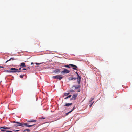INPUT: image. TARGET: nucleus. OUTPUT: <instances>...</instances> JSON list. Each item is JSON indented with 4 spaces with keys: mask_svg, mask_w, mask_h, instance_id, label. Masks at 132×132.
<instances>
[{
    "mask_svg": "<svg viewBox=\"0 0 132 132\" xmlns=\"http://www.w3.org/2000/svg\"><path fill=\"white\" fill-rule=\"evenodd\" d=\"M22 72V71L21 70H20L19 71L18 70V72Z\"/></svg>",
    "mask_w": 132,
    "mask_h": 132,
    "instance_id": "nucleus-34",
    "label": "nucleus"
},
{
    "mask_svg": "<svg viewBox=\"0 0 132 132\" xmlns=\"http://www.w3.org/2000/svg\"><path fill=\"white\" fill-rule=\"evenodd\" d=\"M69 92H75L74 90L72 89L70 90Z\"/></svg>",
    "mask_w": 132,
    "mask_h": 132,
    "instance_id": "nucleus-21",
    "label": "nucleus"
},
{
    "mask_svg": "<svg viewBox=\"0 0 132 132\" xmlns=\"http://www.w3.org/2000/svg\"><path fill=\"white\" fill-rule=\"evenodd\" d=\"M77 74V82L78 84H79L80 82L81 77L79 76L77 72H75Z\"/></svg>",
    "mask_w": 132,
    "mask_h": 132,
    "instance_id": "nucleus-2",
    "label": "nucleus"
},
{
    "mask_svg": "<svg viewBox=\"0 0 132 132\" xmlns=\"http://www.w3.org/2000/svg\"><path fill=\"white\" fill-rule=\"evenodd\" d=\"M81 86L80 85H73L72 88L75 87V89H80Z\"/></svg>",
    "mask_w": 132,
    "mask_h": 132,
    "instance_id": "nucleus-5",
    "label": "nucleus"
},
{
    "mask_svg": "<svg viewBox=\"0 0 132 132\" xmlns=\"http://www.w3.org/2000/svg\"><path fill=\"white\" fill-rule=\"evenodd\" d=\"M53 78L54 79H59V80H60L61 79H62L63 78L61 77V76L59 75H57L55 76H54L53 77Z\"/></svg>",
    "mask_w": 132,
    "mask_h": 132,
    "instance_id": "nucleus-3",
    "label": "nucleus"
},
{
    "mask_svg": "<svg viewBox=\"0 0 132 132\" xmlns=\"http://www.w3.org/2000/svg\"><path fill=\"white\" fill-rule=\"evenodd\" d=\"M71 96H72L71 95H69V96L67 97H66V98H65V99H68V98H70L71 97Z\"/></svg>",
    "mask_w": 132,
    "mask_h": 132,
    "instance_id": "nucleus-16",
    "label": "nucleus"
},
{
    "mask_svg": "<svg viewBox=\"0 0 132 132\" xmlns=\"http://www.w3.org/2000/svg\"><path fill=\"white\" fill-rule=\"evenodd\" d=\"M45 119V118L44 117H42V118H40L39 119Z\"/></svg>",
    "mask_w": 132,
    "mask_h": 132,
    "instance_id": "nucleus-26",
    "label": "nucleus"
},
{
    "mask_svg": "<svg viewBox=\"0 0 132 132\" xmlns=\"http://www.w3.org/2000/svg\"><path fill=\"white\" fill-rule=\"evenodd\" d=\"M76 79H77V78H73V79L76 80Z\"/></svg>",
    "mask_w": 132,
    "mask_h": 132,
    "instance_id": "nucleus-29",
    "label": "nucleus"
},
{
    "mask_svg": "<svg viewBox=\"0 0 132 132\" xmlns=\"http://www.w3.org/2000/svg\"><path fill=\"white\" fill-rule=\"evenodd\" d=\"M23 70H27V69L23 68Z\"/></svg>",
    "mask_w": 132,
    "mask_h": 132,
    "instance_id": "nucleus-32",
    "label": "nucleus"
},
{
    "mask_svg": "<svg viewBox=\"0 0 132 132\" xmlns=\"http://www.w3.org/2000/svg\"><path fill=\"white\" fill-rule=\"evenodd\" d=\"M18 126H19L18 125H18H16V124H14V125L13 126V127H17Z\"/></svg>",
    "mask_w": 132,
    "mask_h": 132,
    "instance_id": "nucleus-23",
    "label": "nucleus"
},
{
    "mask_svg": "<svg viewBox=\"0 0 132 132\" xmlns=\"http://www.w3.org/2000/svg\"><path fill=\"white\" fill-rule=\"evenodd\" d=\"M69 65H70L71 67H73V69L77 70L76 68H77V67L76 66L71 64H70Z\"/></svg>",
    "mask_w": 132,
    "mask_h": 132,
    "instance_id": "nucleus-9",
    "label": "nucleus"
},
{
    "mask_svg": "<svg viewBox=\"0 0 132 132\" xmlns=\"http://www.w3.org/2000/svg\"><path fill=\"white\" fill-rule=\"evenodd\" d=\"M20 130H14L13 131L14 132H18Z\"/></svg>",
    "mask_w": 132,
    "mask_h": 132,
    "instance_id": "nucleus-27",
    "label": "nucleus"
},
{
    "mask_svg": "<svg viewBox=\"0 0 132 132\" xmlns=\"http://www.w3.org/2000/svg\"><path fill=\"white\" fill-rule=\"evenodd\" d=\"M30 130L29 129H25V130H24V131H23V132H25L26 131H29Z\"/></svg>",
    "mask_w": 132,
    "mask_h": 132,
    "instance_id": "nucleus-25",
    "label": "nucleus"
},
{
    "mask_svg": "<svg viewBox=\"0 0 132 132\" xmlns=\"http://www.w3.org/2000/svg\"><path fill=\"white\" fill-rule=\"evenodd\" d=\"M34 125V124L32 125H29L28 123H25V126L30 127L33 126Z\"/></svg>",
    "mask_w": 132,
    "mask_h": 132,
    "instance_id": "nucleus-10",
    "label": "nucleus"
},
{
    "mask_svg": "<svg viewBox=\"0 0 132 132\" xmlns=\"http://www.w3.org/2000/svg\"><path fill=\"white\" fill-rule=\"evenodd\" d=\"M33 64V63L32 62V63H31V64H32H32Z\"/></svg>",
    "mask_w": 132,
    "mask_h": 132,
    "instance_id": "nucleus-40",
    "label": "nucleus"
},
{
    "mask_svg": "<svg viewBox=\"0 0 132 132\" xmlns=\"http://www.w3.org/2000/svg\"><path fill=\"white\" fill-rule=\"evenodd\" d=\"M5 71L7 72H9V73H11V70H6V71Z\"/></svg>",
    "mask_w": 132,
    "mask_h": 132,
    "instance_id": "nucleus-19",
    "label": "nucleus"
},
{
    "mask_svg": "<svg viewBox=\"0 0 132 132\" xmlns=\"http://www.w3.org/2000/svg\"><path fill=\"white\" fill-rule=\"evenodd\" d=\"M24 75H20V77L21 78H23V76H24Z\"/></svg>",
    "mask_w": 132,
    "mask_h": 132,
    "instance_id": "nucleus-20",
    "label": "nucleus"
},
{
    "mask_svg": "<svg viewBox=\"0 0 132 132\" xmlns=\"http://www.w3.org/2000/svg\"><path fill=\"white\" fill-rule=\"evenodd\" d=\"M54 71L55 73H57L58 72H60V70H55Z\"/></svg>",
    "mask_w": 132,
    "mask_h": 132,
    "instance_id": "nucleus-22",
    "label": "nucleus"
},
{
    "mask_svg": "<svg viewBox=\"0 0 132 132\" xmlns=\"http://www.w3.org/2000/svg\"><path fill=\"white\" fill-rule=\"evenodd\" d=\"M75 109V107L74 106L73 107L71 111H69V112L66 113V115H68L69 114V113L72 112Z\"/></svg>",
    "mask_w": 132,
    "mask_h": 132,
    "instance_id": "nucleus-12",
    "label": "nucleus"
},
{
    "mask_svg": "<svg viewBox=\"0 0 132 132\" xmlns=\"http://www.w3.org/2000/svg\"><path fill=\"white\" fill-rule=\"evenodd\" d=\"M29 67H27V68H26V69H29Z\"/></svg>",
    "mask_w": 132,
    "mask_h": 132,
    "instance_id": "nucleus-39",
    "label": "nucleus"
},
{
    "mask_svg": "<svg viewBox=\"0 0 132 132\" xmlns=\"http://www.w3.org/2000/svg\"><path fill=\"white\" fill-rule=\"evenodd\" d=\"M21 67H26V65H25V64L24 63L22 62L21 63L20 65Z\"/></svg>",
    "mask_w": 132,
    "mask_h": 132,
    "instance_id": "nucleus-11",
    "label": "nucleus"
},
{
    "mask_svg": "<svg viewBox=\"0 0 132 132\" xmlns=\"http://www.w3.org/2000/svg\"><path fill=\"white\" fill-rule=\"evenodd\" d=\"M11 128V127H6L5 126L4 127H0V129H1V131L2 132H5L6 131V129H10Z\"/></svg>",
    "mask_w": 132,
    "mask_h": 132,
    "instance_id": "nucleus-1",
    "label": "nucleus"
},
{
    "mask_svg": "<svg viewBox=\"0 0 132 132\" xmlns=\"http://www.w3.org/2000/svg\"><path fill=\"white\" fill-rule=\"evenodd\" d=\"M40 64V63H36V65H39V64Z\"/></svg>",
    "mask_w": 132,
    "mask_h": 132,
    "instance_id": "nucleus-35",
    "label": "nucleus"
},
{
    "mask_svg": "<svg viewBox=\"0 0 132 132\" xmlns=\"http://www.w3.org/2000/svg\"><path fill=\"white\" fill-rule=\"evenodd\" d=\"M21 69V68H19V70L20 71V70Z\"/></svg>",
    "mask_w": 132,
    "mask_h": 132,
    "instance_id": "nucleus-37",
    "label": "nucleus"
},
{
    "mask_svg": "<svg viewBox=\"0 0 132 132\" xmlns=\"http://www.w3.org/2000/svg\"><path fill=\"white\" fill-rule=\"evenodd\" d=\"M68 79L70 81L72 80H73V77H69L68 78Z\"/></svg>",
    "mask_w": 132,
    "mask_h": 132,
    "instance_id": "nucleus-18",
    "label": "nucleus"
},
{
    "mask_svg": "<svg viewBox=\"0 0 132 132\" xmlns=\"http://www.w3.org/2000/svg\"><path fill=\"white\" fill-rule=\"evenodd\" d=\"M79 89L78 90V91H77L78 92H80V89Z\"/></svg>",
    "mask_w": 132,
    "mask_h": 132,
    "instance_id": "nucleus-31",
    "label": "nucleus"
},
{
    "mask_svg": "<svg viewBox=\"0 0 132 132\" xmlns=\"http://www.w3.org/2000/svg\"><path fill=\"white\" fill-rule=\"evenodd\" d=\"M94 98H91V101H92V100H93L94 99Z\"/></svg>",
    "mask_w": 132,
    "mask_h": 132,
    "instance_id": "nucleus-30",
    "label": "nucleus"
},
{
    "mask_svg": "<svg viewBox=\"0 0 132 132\" xmlns=\"http://www.w3.org/2000/svg\"><path fill=\"white\" fill-rule=\"evenodd\" d=\"M94 102H93V103L92 104H90V107H91L92 106V104H93V103Z\"/></svg>",
    "mask_w": 132,
    "mask_h": 132,
    "instance_id": "nucleus-33",
    "label": "nucleus"
},
{
    "mask_svg": "<svg viewBox=\"0 0 132 132\" xmlns=\"http://www.w3.org/2000/svg\"><path fill=\"white\" fill-rule=\"evenodd\" d=\"M77 96V94H74L72 96V97L71 98V100H75Z\"/></svg>",
    "mask_w": 132,
    "mask_h": 132,
    "instance_id": "nucleus-7",
    "label": "nucleus"
},
{
    "mask_svg": "<svg viewBox=\"0 0 132 132\" xmlns=\"http://www.w3.org/2000/svg\"><path fill=\"white\" fill-rule=\"evenodd\" d=\"M64 67H66L70 68V67H69V65H65L64 66Z\"/></svg>",
    "mask_w": 132,
    "mask_h": 132,
    "instance_id": "nucleus-24",
    "label": "nucleus"
},
{
    "mask_svg": "<svg viewBox=\"0 0 132 132\" xmlns=\"http://www.w3.org/2000/svg\"><path fill=\"white\" fill-rule=\"evenodd\" d=\"M4 67L3 66H0V68H3Z\"/></svg>",
    "mask_w": 132,
    "mask_h": 132,
    "instance_id": "nucleus-36",
    "label": "nucleus"
},
{
    "mask_svg": "<svg viewBox=\"0 0 132 132\" xmlns=\"http://www.w3.org/2000/svg\"><path fill=\"white\" fill-rule=\"evenodd\" d=\"M69 94V93H65L64 94V96H68V95Z\"/></svg>",
    "mask_w": 132,
    "mask_h": 132,
    "instance_id": "nucleus-17",
    "label": "nucleus"
},
{
    "mask_svg": "<svg viewBox=\"0 0 132 132\" xmlns=\"http://www.w3.org/2000/svg\"><path fill=\"white\" fill-rule=\"evenodd\" d=\"M36 121L35 120H28L27 121V122H36Z\"/></svg>",
    "mask_w": 132,
    "mask_h": 132,
    "instance_id": "nucleus-15",
    "label": "nucleus"
},
{
    "mask_svg": "<svg viewBox=\"0 0 132 132\" xmlns=\"http://www.w3.org/2000/svg\"><path fill=\"white\" fill-rule=\"evenodd\" d=\"M15 122V121H13V122L14 123H16V122Z\"/></svg>",
    "mask_w": 132,
    "mask_h": 132,
    "instance_id": "nucleus-38",
    "label": "nucleus"
},
{
    "mask_svg": "<svg viewBox=\"0 0 132 132\" xmlns=\"http://www.w3.org/2000/svg\"><path fill=\"white\" fill-rule=\"evenodd\" d=\"M16 60V59L14 58H11L10 59H9L5 63H6L7 62H8L9 61L11 60Z\"/></svg>",
    "mask_w": 132,
    "mask_h": 132,
    "instance_id": "nucleus-14",
    "label": "nucleus"
},
{
    "mask_svg": "<svg viewBox=\"0 0 132 132\" xmlns=\"http://www.w3.org/2000/svg\"><path fill=\"white\" fill-rule=\"evenodd\" d=\"M72 103H65V104L64 106L68 107V106H70V105H72Z\"/></svg>",
    "mask_w": 132,
    "mask_h": 132,
    "instance_id": "nucleus-13",
    "label": "nucleus"
},
{
    "mask_svg": "<svg viewBox=\"0 0 132 132\" xmlns=\"http://www.w3.org/2000/svg\"><path fill=\"white\" fill-rule=\"evenodd\" d=\"M70 72V71L67 70L66 69H64V70L63 71H62L61 73L62 74H64L65 73H69Z\"/></svg>",
    "mask_w": 132,
    "mask_h": 132,
    "instance_id": "nucleus-6",
    "label": "nucleus"
},
{
    "mask_svg": "<svg viewBox=\"0 0 132 132\" xmlns=\"http://www.w3.org/2000/svg\"><path fill=\"white\" fill-rule=\"evenodd\" d=\"M10 70H11V72H18V69H16L15 68H12L10 69Z\"/></svg>",
    "mask_w": 132,
    "mask_h": 132,
    "instance_id": "nucleus-4",
    "label": "nucleus"
},
{
    "mask_svg": "<svg viewBox=\"0 0 132 132\" xmlns=\"http://www.w3.org/2000/svg\"><path fill=\"white\" fill-rule=\"evenodd\" d=\"M6 131L7 132H12V131H9V130H6Z\"/></svg>",
    "mask_w": 132,
    "mask_h": 132,
    "instance_id": "nucleus-28",
    "label": "nucleus"
},
{
    "mask_svg": "<svg viewBox=\"0 0 132 132\" xmlns=\"http://www.w3.org/2000/svg\"><path fill=\"white\" fill-rule=\"evenodd\" d=\"M16 123L18 124V125L19 126H21L22 127H24L25 126V123L22 124L21 123L19 122H16Z\"/></svg>",
    "mask_w": 132,
    "mask_h": 132,
    "instance_id": "nucleus-8",
    "label": "nucleus"
}]
</instances>
